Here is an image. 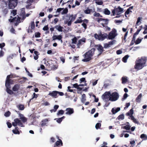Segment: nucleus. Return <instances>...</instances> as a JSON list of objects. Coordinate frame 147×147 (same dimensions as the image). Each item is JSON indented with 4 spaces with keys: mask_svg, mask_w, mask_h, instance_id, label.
<instances>
[{
    "mask_svg": "<svg viewBox=\"0 0 147 147\" xmlns=\"http://www.w3.org/2000/svg\"><path fill=\"white\" fill-rule=\"evenodd\" d=\"M84 82L85 83L86 82V80L85 78H82L80 79V83H81L82 82Z\"/></svg>",
    "mask_w": 147,
    "mask_h": 147,
    "instance_id": "nucleus-51",
    "label": "nucleus"
},
{
    "mask_svg": "<svg viewBox=\"0 0 147 147\" xmlns=\"http://www.w3.org/2000/svg\"><path fill=\"white\" fill-rule=\"evenodd\" d=\"M20 119L24 123H25L27 121V118L24 117H21V118H20Z\"/></svg>",
    "mask_w": 147,
    "mask_h": 147,
    "instance_id": "nucleus-49",
    "label": "nucleus"
},
{
    "mask_svg": "<svg viewBox=\"0 0 147 147\" xmlns=\"http://www.w3.org/2000/svg\"><path fill=\"white\" fill-rule=\"evenodd\" d=\"M83 22V20L81 19H77L76 21L74 22V23H80Z\"/></svg>",
    "mask_w": 147,
    "mask_h": 147,
    "instance_id": "nucleus-52",
    "label": "nucleus"
},
{
    "mask_svg": "<svg viewBox=\"0 0 147 147\" xmlns=\"http://www.w3.org/2000/svg\"><path fill=\"white\" fill-rule=\"evenodd\" d=\"M133 6L130 7L128 8L126 11L125 13V15L126 17H127V15L129 14L130 12L132 13V11L131 10L133 9Z\"/></svg>",
    "mask_w": 147,
    "mask_h": 147,
    "instance_id": "nucleus-20",
    "label": "nucleus"
},
{
    "mask_svg": "<svg viewBox=\"0 0 147 147\" xmlns=\"http://www.w3.org/2000/svg\"><path fill=\"white\" fill-rule=\"evenodd\" d=\"M120 107H117L116 109H114V108L112 109L111 112L113 114H115L118 112L120 111Z\"/></svg>",
    "mask_w": 147,
    "mask_h": 147,
    "instance_id": "nucleus-23",
    "label": "nucleus"
},
{
    "mask_svg": "<svg viewBox=\"0 0 147 147\" xmlns=\"http://www.w3.org/2000/svg\"><path fill=\"white\" fill-rule=\"evenodd\" d=\"M54 28L57 29L58 31L62 32L63 31V28L60 25H57L55 26Z\"/></svg>",
    "mask_w": 147,
    "mask_h": 147,
    "instance_id": "nucleus-22",
    "label": "nucleus"
},
{
    "mask_svg": "<svg viewBox=\"0 0 147 147\" xmlns=\"http://www.w3.org/2000/svg\"><path fill=\"white\" fill-rule=\"evenodd\" d=\"M7 124L8 128H10L12 127V124L11 123L9 122H7Z\"/></svg>",
    "mask_w": 147,
    "mask_h": 147,
    "instance_id": "nucleus-59",
    "label": "nucleus"
},
{
    "mask_svg": "<svg viewBox=\"0 0 147 147\" xmlns=\"http://www.w3.org/2000/svg\"><path fill=\"white\" fill-rule=\"evenodd\" d=\"M85 42L86 39L84 38L80 39L79 40L78 43L77 44L78 48H80V45L83 44V42Z\"/></svg>",
    "mask_w": 147,
    "mask_h": 147,
    "instance_id": "nucleus-15",
    "label": "nucleus"
},
{
    "mask_svg": "<svg viewBox=\"0 0 147 147\" xmlns=\"http://www.w3.org/2000/svg\"><path fill=\"white\" fill-rule=\"evenodd\" d=\"M108 36L107 34L104 33L102 34L101 32L98 35L96 33L94 34V38L96 39H98L99 40H103L107 38Z\"/></svg>",
    "mask_w": 147,
    "mask_h": 147,
    "instance_id": "nucleus-4",
    "label": "nucleus"
},
{
    "mask_svg": "<svg viewBox=\"0 0 147 147\" xmlns=\"http://www.w3.org/2000/svg\"><path fill=\"white\" fill-rule=\"evenodd\" d=\"M146 61L144 59H141L136 61L134 68L138 70L142 69L145 66Z\"/></svg>",
    "mask_w": 147,
    "mask_h": 147,
    "instance_id": "nucleus-2",
    "label": "nucleus"
},
{
    "mask_svg": "<svg viewBox=\"0 0 147 147\" xmlns=\"http://www.w3.org/2000/svg\"><path fill=\"white\" fill-rule=\"evenodd\" d=\"M117 35L116 30L115 29H113L112 30L109 34L108 38L109 39H114Z\"/></svg>",
    "mask_w": 147,
    "mask_h": 147,
    "instance_id": "nucleus-7",
    "label": "nucleus"
},
{
    "mask_svg": "<svg viewBox=\"0 0 147 147\" xmlns=\"http://www.w3.org/2000/svg\"><path fill=\"white\" fill-rule=\"evenodd\" d=\"M127 81V79L125 77H123L122 78V83L123 84H124L126 83Z\"/></svg>",
    "mask_w": 147,
    "mask_h": 147,
    "instance_id": "nucleus-44",
    "label": "nucleus"
},
{
    "mask_svg": "<svg viewBox=\"0 0 147 147\" xmlns=\"http://www.w3.org/2000/svg\"><path fill=\"white\" fill-rule=\"evenodd\" d=\"M48 29L49 27L48 25L45 26L43 28V30L44 31L47 30Z\"/></svg>",
    "mask_w": 147,
    "mask_h": 147,
    "instance_id": "nucleus-63",
    "label": "nucleus"
},
{
    "mask_svg": "<svg viewBox=\"0 0 147 147\" xmlns=\"http://www.w3.org/2000/svg\"><path fill=\"white\" fill-rule=\"evenodd\" d=\"M62 36L61 35H59L57 36L56 35H53L52 37L53 40H55L56 39L58 40H61L62 41Z\"/></svg>",
    "mask_w": 147,
    "mask_h": 147,
    "instance_id": "nucleus-18",
    "label": "nucleus"
},
{
    "mask_svg": "<svg viewBox=\"0 0 147 147\" xmlns=\"http://www.w3.org/2000/svg\"><path fill=\"white\" fill-rule=\"evenodd\" d=\"M131 119L134 123L137 124H138L139 123V121L136 119H135L133 116H132V117L131 118Z\"/></svg>",
    "mask_w": 147,
    "mask_h": 147,
    "instance_id": "nucleus-30",
    "label": "nucleus"
},
{
    "mask_svg": "<svg viewBox=\"0 0 147 147\" xmlns=\"http://www.w3.org/2000/svg\"><path fill=\"white\" fill-rule=\"evenodd\" d=\"M63 145V142L61 140L59 139V140L57 141L54 144V147H60L62 146Z\"/></svg>",
    "mask_w": 147,
    "mask_h": 147,
    "instance_id": "nucleus-13",
    "label": "nucleus"
},
{
    "mask_svg": "<svg viewBox=\"0 0 147 147\" xmlns=\"http://www.w3.org/2000/svg\"><path fill=\"white\" fill-rule=\"evenodd\" d=\"M18 107L19 110H23L24 109V105H18Z\"/></svg>",
    "mask_w": 147,
    "mask_h": 147,
    "instance_id": "nucleus-40",
    "label": "nucleus"
},
{
    "mask_svg": "<svg viewBox=\"0 0 147 147\" xmlns=\"http://www.w3.org/2000/svg\"><path fill=\"white\" fill-rule=\"evenodd\" d=\"M118 119V120H123L124 119V115L123 114H122L119 115L117 117Z\"/></svg>",
    "mask_w": 147,
    "mask_h": 147,
    "instance_id": "nucleus-34",
    "label": "nucleus"
},
{
    "mask_svg": "<svg viewBox=\"0 0 147 147\" xmlns=\"http://www.w3.org/2000/svg\"><path fill=\"white\" fill-rule=\"evenodd\" d=\"M72 22L71 21V20H70L69 21H67L65 22V23L67 24V25L68 26H70L71 25V23Z\"/></svg>",
    "mask_w": 147,
    "mask_h": 147,
    "instance_id": "nucleus-57",
    "label": "nucleus"
},
{
    "mask_svg": "<svg viewBox=\"0 0 147 147\" xmlns=\"http://www.w3.org/2000/svg\"><path fill=\"white\" fill-rule=\"evenodd\" d=\"M123 9L121 7L119 6L117 8H115L114 9L112 10V12L113 13V16H115V13H121L123 11Z\"/></svg>",
    "mask_w": 147,
    "mask_h": 147,
    "instance_id": "nucleus-8",
    "label": "nucleus"
},
{
    "mask_svg": "<svg viewBox=\"0 0 147 147\" xmlns=\"http://www.w3.org/2000/svg\"><path fill=\"white\" fill-rule=\"evenodd\" d=\"M140 138L143 140H147V136L144 134H142L140 135Z\"/></svg>",
    "mask_w": 147,
    "mask_h": 147,
    "instance_id": "nucleus-29",
    "label": "nucleus"
},
{
    "mask_svg": "<svg viewBox=\"0 0 147 147\" xmlns=\"http://www.w3.org/2000/svg\"><path fill=\"white\" fill-rule=\"evenodd\" d=\"M35 2V0H28L26 1V3L27 4L26 6V8L27 9L31 8L30 6L32 5V3H34Z\"/></svg>",
    "mask_w": 147,
    "mask_h": 147,
    "instance_id": "nucleus-12",
    "label": "nucleus"
},
{
    "mask_svg": "<svg viewBox=\"0 0 147 147\" xmlns=\"http://www.w3.org/2000/svg\"><path fill=\"white\" fill-rule=\"evenodd\" d=\"M49 95L53 97L56 98L57 97V91H53L51 92H50L49 94Z\"/></svg>",
    "mask_w": 147,
    "mask_h": 147,
    "instance_id": "nucleus-19",
    "label": "nucleus"
},
{
    "mask_svg": "<svg viewBox=\"0 0 147 147\" xmlns=\"http://www.w3.org/2000/svg\"><path fill=\"white\" fill-rule=\"evenodd\" d=\"M59 107V106L57 105H55L54 107V109L50 110L51 113L55 112L57 110Z\"/></svg>",
    "mask_w": 147,
    "mask_h": 147,
    "instance_id": "nucleus-27",
    "label": "nucleus"
},
{
    "mask_svg": "<svg viewBox=\"0 0 147 147\" xmlns=\"http://www.w3.org/2000/svg\"><path fill=\"white\" fill-rule=\"evenodd\" d=\"M92 11V9H89L88 8L87 9L84 11V12L86 14H89L90 13V12Z\"/></svg>",
    "mask_w": 147,
    "mask_h": 147,
    "instance_id": "nucleus-31",
    "label": "nucleus"
},
{
    "mask_svg": "<svg viewBox=\"0 0 147 147\" xmlns=\"http://www.w3.org/2000/svg\"><path fill=\"white\" fill-rule=\"evenodd\" d=\"M10 31L11 32L15 34V29L13 28V27H12L11 28V29L10 30Z\"/></svg>",
    "mask_w": 147,
    "mask_h": 147,
    "instance_id": "nucleus-64",
    "label": "nucleus"
},
{
    "mask_svg": "<svg viewBox=\"0 0 147 147\" xmlns=\"http://www.w3.org/2000/svg\"><path fill=\"white\" fill-rule=\"evenodd\" d=\"M104 13L106 15H109L110 14V11L107 8H106L104 9Z\"/></svg>",
    "mask_w": 147,
    "mask_h": 147,
    "instance_id": "nucleus-36",
    "label": "nucleus"
},
{
    "mask_svg": "<svg viewBox=\"0 0 147 147\" xmlns=\"http://www.w3.org/2000/svg\"><path fill=\"white\" fill-rule=\"evenodd\" d=\"M64 113V111L62 110H60L58 111V112L57 113V115L58 116H59L60 115H62Z\"/></svg>",
    "mask_w": 147,
    "mask_h": 147,
    "instance_id": "nucleus-38",
    "label": "nucleus"
},
{
    "mask_svg": "<svg viewBox=\"0 0 147 147\" xmlns=\"http://www.w3.org/2000/svg\"><path fill=\"white\" fill-rule=\"evenodd\" d=\"M20 88V85L19 84H17L14 85L12 88V90L14 92L18 91Z\"/></svg>",
    "mask_w": 147,
    "mask_h": 147,
    "instance_id": "nucleus-17",
    "label": "nucleus"
},
{
    "mask_svg": "<svg viewBox=\"0 0 147 147\" xmlns=\"http://www.w3.org/2000/svg\"><path fill=\"white\" fill-rule=\"evenodd\" d=\"M8 7L9 9H14L17 5L18 0H8Z\"/></svg>",
    "mask_w": 147,
    "mask_h": 147,
    "instance_id": "nucleus-5",
    "label": "nucleus"
},
{
    "mask_svg": "<svg viewBox=\"0 0 147 147\" xmlns=\"http://www.w3.org/2000/svg\"><path fill=\"white\" fill-rule=\"evenodd\" d=\"M18 129L19 128L18 127H16L15 128V129L12 130V131L13 134H20V132L18 131Z\"/></svg>",
    "mask_w": 147,
    "mask_h": 147,
    "instance_id": "nucleus-25",
    "label": "nucleus"
},
{
    "mask_svg": "<svg viewBox=\"0 0 147 147\" xmlns=\"http://www.w3.org/2000/svg\"><path fill=\"white\" fill-rule=\"evenodd\" d=\"M48 121V120L47 119H45L44 120H43L42 121V123H41V125L42 126H45L46 124V122Z\"/></svg>",
    "mask_w": 147,
    "mask_h": 147,
    "instance_id": "nucleus-33",
    "label": "nucleus"
},
{
    "mask_svg": "<svg viewBox=\"0 0 147 147\" xmlns=\"http://www.w3.org/2000/svg\"><path fill=\"white\" fill-rule=\"evenodd\" d=\"M77 39L76 37H74L72 39V44H76L77 42Z\"/></svg>",
    "mask_w": 147,
    "mask_h": 147,
    "instance_id": "nucleus-46",
    "label": "nucleus"
},
{
    "mask_svg": "<svg viewBox=\"0 0 147 147\" xmlns=\"http://www.w3.org/2000/svg\"><path fill=\"white\" fill-rule=\"evenodd\" d=\"M95 51V49L93 48L90 50L86 52L83 55L84 59H83L82 61L83 62H87L89 61L90 60H92V57L94 54Z\"/></svg>",
    "mask_w": 147,
    "mask_h": 147,
    "instance_id": "nucleus-1",
    "label": "nucleus"
},
{
    "mask_svg": "<svg viewBox=\"0 0 147 147\" xmlns=\"http://www.w3.org/2000/svg\"><path fill=\"white\" fill-rule=\"evenodd\" d=\"M4 54V52L2 50V49H1V50L0 51V57H2L3 56Z\"/></svg>",
    "mask_w": 147,
    "mask_h": 147,
    "instance_id": "nucleus-55",
    "label": "nucleus"
},
{
    "mask_svg": "<svg viewBox=\"0 0 147 147\" xmlns=\"http://www.w3.org/2000/svg\"><path fill=\"white\" fill-rule=\"evenodd\" d=\"M128 96V94H127L125 93L124 94L123 96V98H122V100H123L125 99Z\"/></svg>",
    "mask_w": 147,
    "mask_h": 147,
    "instance_id": "nucleus-56",
    "label": "nucleus"
},
{
    "mask_svg": "<svg viewBox=\"0 0 147 147\" xmlns=\"http://www.w3.org/2000/svg\"><path fill=\"white\" fill-rule=\"evenodd\" d=\"M9 84V85H6L5 83V86L6 88V91L8 93L10 94H12L13 93V91L10 89L11 88L10 84Z\"/></svg>",
    "mask_w": 147,
    "mask_h": 147,
    "instance_id": "nucleus-11",
    "label": "nucleus"
},
{
    "mask_svg": "<svg viewBox=\"0 0 147 147\" xmlns=\"http://www.w3.org/2000/svg\"><path fill=\"white\" fill-rule=\"evenodd\" d=\"M142 19V18H141L140 17H138L137 19V22H136V26H138L141 23V22H140V21ZM136 28H137V27H136Z\"/></svg>",
    "mask_w": 147,
    "mask_h": 147,
    "instance_id": "nucleus-28",
    "label": "nucleus"
},
{
    "mask_svg": "<svg viewBox=\"0 0 147 147\" xmlns=\"http://www.w3.org/2000/svg\"><path fill=\"white\" fill-rule=\"evenodd\" d=\"M13 77H14L13 76V75L12 74L8 75L5 81L6 84L9 85V84H13V81L11 80L10 78Z\"/></svg>",
    "mask_w": 147,
    "mask_h": 147,
    "instance_id": "nucleus-10",
    "label": "nucleus"
},
{
    "mask_svg": "<svg viewBox=\"0 0 147 147\" xmlns=\"http://www.w3.org/2000/svg\"><path fill=\"white\" fill-rule=\"evenodd\" d=\"M142 39H140L139 38H138L137 40L135 42V43L136 45L140 43L141 42Z\"/></svg>",
    "mask_w": 147,
    "mask_h": 147,
    "instance_id": "nucleus-45",
    "label": "nucleus"
},
{
    "mask_svg": "<svg viewBox=\"0 0 147 147\" xmlns=\"http://www.w3.org/2000/svg\"><path fill=\"white\" fill-rule=\"evenodd\" d=\"M35 24L34 22H32L31 23V28L32 29H34L35 28Z\"/></svg>",
    "mask_w": 147,
    "mask_h": 147,
    "instance_id": "nucleus-47",
    "label": "nucleus"
},
{
    "mask_svg": "<svg viewBox=\"0 0 147 147\" xmlns=\"http://www.w3.org/2000/svg\"><path fill=\"white\" fill-rule=\"evenodd\" d=\"M65 117L64 116H63L61 118L58 119L57 120V122L59 123H60L65 118Z\"/></svg>",
    "mask_w": 147,
    "mask_h": 147,
    "instance_id": "nucleus-35",
    "label": "nucleus"
},
{
    "mask_svg": "<svg viewBox=\"0 0 147 147\" xmlns=\"http://www.w3.org/2000/svg\"><path fill=\"white\" fill-rule=\"evenodd\" d=\"M129 57V56L128 55H125L124 57H123L122 59V61L124 63H125L127 62V60L128 58Z\"/></svg>",
    "mask_w": 147,
    "mask_h": 147,
    "instance_id": "nucleus-32",
    "label": "nucleus"
},
{
    "mask_svg": "<svg viewBox=\"0 0 147 147\" xmlns=\"http://www.w3.org/2000/svg\"><path fill=\"white\" fill-rule=\"evenodd\" d=\"M94 16L95 17H102V16L99 13L95 12L94 14Z\"/></svg>",
    "mask_w": 147,
    "mask_h": 147,
    "instance_id": "nucleus-39",
    "label": "nucleus"
},
{
    "mask_svg": "<svg viewBox=\"0 0 147 147\" xmlns=\"http://www.w3.org/2000/svg\"><path fill=\"white\" fill-rule=\"evenodd\" d=\"M134 113V110L133 109H130L129 111L125 114V115L127 116H129L130 118L132 117V116H133L132 115Z\"/></svg>",
    "mask_w": 147,
    "mask_h": 147,
    "instance_id": "nucleus-21",
    "label": "nucleus"
},
{
    "mask_svg": "<svg viewBox=\"0 0 147 147\" xmlns=\"http://www.w3.org/2000/svg\"><path fill=\"white\" fill-rule=\"evenodd\" d=\"M101 126V124L100 123H97L95 125V128L96 129H100Z\"/></svg>",
    "mask_w": 147,
    "mask_h": 147,
    "instance_id": "nucleus-41",
    "label": "nucleus"
},
{
    "mask_svg": "<svg viewBox=\"0 0 147 147\" xmlns=\"http://www.w3.org/2000/svg\"><path fill=\"white\" fill-rule=\"evenodd\" d=\"M14 121L12 122V125L14 127H16L17 125L23 126V123L18 118L15 119L14 120Z\"/></svg>",
    "mask_w": 147,
    "mask_h": 147,
    "instance_id": "nucleus-9",
    "label": "nucleus"
},
{
    "mask_svg": "<svg viewBox=\"0 0 147 147\" xmlns=\"http://www.w3.org/2000/svg\"><path fill=\"white\" fill-rule=\"evenodd\" d=\"M10 112L8 111L5 113L4 115L6 117H8L10 115Z\"/></svg>",
    "mask_w": 147,
    "mask_h": 147,
    "instance_id": "nucleus-48",
    "label": "nucleus"
},
{
    "mask_svg": "<svg viewBox=\"0 0 147 147\" xmlns=\"http://www.w3.org/2000/svg\"><path fill=\"white\" fill-rule=\"evenodd\" d=\"M95 3L96 4L99 5H102L103 3V2L102 1H96Z\"/></svg>",
    "mask_w": 147,
    "mask_h": 147,
    "instance_id": "nucleus-61",
    "label": "nucleus"
},
{
    "mask_svg": "<svg viewBox=\"0 0 147 147\" xmlns=\"http://www.w3.org/2000/svg\"><path fill=\"white\" fill-rule=\"evenodd\" d=\"M131 126L129 125H127L123 127V129H124L125 130H130V129Z\"/></svg>",
    "mask_w": 147,
    "mask_h": 147,
    "instance_id": "nucleus-37",
    "label": "nucleus"
},
{
    "mask_svg": "<svg viewBox=\"0 0 147 147\" xmlns=\"http://www.w3.org/2000/svg\"><path fill=\"white\" fill-rule=\"evenodd\" d=\"M142 97V94L141 93L140 94L136 99V102H140L141 100Z\"/></svg>",
    "mask_w": 147,
    "mask_h": 147,
    "instance_id": "nucleus-26",
    "label": "nucleus"
},
{
    "mask_svg": "<svg viewBox=\"0 0 147 147\" xmlns=\"http://www.w3.org/2000/svg\"><path fill=\"white\" fill-rule=\"evenodd\" d=\"M68 12V9L67 8L63 9V11L61 12V14H67Z\"/></svg>",
    "mask_w": 147,
    "mask_h": 147,
    "instance_id": "nucleus-43",
    "label": "nucleus"
},
{
    "mask_svg": "<svg viewBox=\"0 0 147 147\" xmlns=\"http://www.w3.org/2000/svg\"><path fill=\"white\" fill-rule=\"evenodd\" d=\"M98 49L101 52H102L103 51V48L101 45L99 46Z\"/></svg>",
    "mask_w": 147,
    "mask_h": 147,
    "instance_id": "nucleus-53",
    "label": "nucleus"
},
{
    "mask_svg": "<svg viewBox=\"0 0 147 147\" xmlns=\"http://www.w3.org/2000/svg\"><path fill=\"white\" fill-rule=\"evenodd\" d=\"M77 17L76 15H74L71 14L69 16V20H70L72 21V22L74 21L76 19Z\"/></svg>",
    "mask_w": 147,
    "mask_h": 147,
    "instance_id": "nucleus-24",
    "label": "nucleus"
},
{
    "mask_svg": "<svg viewBox=\"0 0 147 147\" xmlns=\"http://www.w3.org/2000/svg\"><path fill=\"white\" fill-rule=\"evenodd\" d=\"M66 112L65 114L67 115H71L74 113V111L73 109L71 108H68L66 109Z\"/></svg>",
    "mask_w": 147,
    "mask_h": 147,
    "instance_id": "nucleus-14",
    "label": "nucleus"
},
{
    "mask_svg": "<svg viewBox=\"0 0 147 147\" xmlns=\"http://www.w3.org/2000/svg\"><path fill=\"white\" fill-rule=\"evenodd\" d=\"M119 95L118 93L116 92L110 93V96L109 100L112 101H115L117 100L119 98Z\"/></svg>",
    "mask_w": 147,
    "mask_h": 147,
    "instance_id": "nucleus-6",
    "label": "nucleus"
},
{
    "mask_svg": "<svg viewBox=\"0 0 147 147\" xmlns=\"http://www.w3.org/2000/svg\"><path fill=\"white\" fill-rule=\"evenodd\" d=\"M41 34L39 32L35 33V36L36 38L40 37V36Z\"/></svg>",
    "mask_w": 147,
    "mask_h": 147,
    "instance_id": "nucleus-50",
    "label": "nucleus"
},
{
    "mask_svg": "<svg viewBox=\"0 0 147 147\" xmlns=\"http://www.w3.org/2000/svg\"><path fill=\"white\" fill-rule=\"evenodd\" d=\"M98 23H100L101 21H103L105 23H101L100 24L103 27H105V30L110 31L111 28L110 27H108L107 25H108L109 23V20L107 19H105L104 18H96V19Z\"/></svg>",
    "mask_w": 147,
    "mask_h": 147,
    "instance_id": "nucleus-3",
    "label": "nucleus"
},
{
    "mask_svg": "<svg viewBox=\"0 0 147 147\" xmlns=\"http://www.w3.org/2000/svg\"><path fill=\"white\" fill-rule=\"evenodd\" d=\"M144 30L143 32V34H147V25L145 26L144 28Z\"/></svg>",
    "mask_w": 147,
    "mask_h": 147,
    "instance_id": "nucleus-54",
    "label": "nucleus"
},
{
    "mask_svg": "<svg viewBox=\"0 0 147 147\" xmlns=\"http://www.w3.org/2000/svg\"><path fill=\"white\" fill-rule=\"evenodd\" d=\"M86 95L85 94H83L82 95V98L81 100V101L83 103H84L85 102L86 100Z\"/></svg>",
    "mask_w": 147,
    "mask_h": 147,
    "instance_id": "nucleus-42",
    "label": "nucleus"
},
{
    "mask_svg": "<svg viewBox=\"0 0 147 147\" xmlns=\"http://www.w3.org/2000/svg\"><path fill=\"white\" fill-rule=\"evenodd\" d=\"M110 96V92H106L102 95V96L103 97V98L105 99H109Z\"/></svg>",
    "mask_w": 147,
    "mask_h": 147,
    "instance_id": "nucleus-16",
    "label": "nucleus"
},
{
    "mask_svg": "<svg viewBox=\"0 0 147 147\" xmlns=\"http://www.w3.org/2000/svg\"><path fill=\"white\" fill-rule=\"evenodd\" d=\"M5 45V43L3 42L2 43H0V48L2 49L3 47Z\"/></svg>",
    "mask_w": 147,
    "mask_h": 147,
    "instance_id": "nucleus-60",
    "label": "nucleus"
},
{
    "mask_svg": "<svg viewBox=\"0 0 147 147\" xmlns=\"http://www.w3.org/2000/svg\"><path fill=\"white\" fill-rule=\"evenodd\" d=\"M130 103L129 102L125 104V107L124 108V109H125L128 108V107L130 106Z\"/></svg>",
    "mask_w": 147,
    "mask_h": 147,
    "instance_id": "nucleus-58",
    "label": "nucleus"
},
{
    "mask_svg": "<svg viewBox=\"0 0 147 147\" xmlns=\"http://www.w3.org/2000/svg\"><path fill=\"white\" fill-rule=\"evenodd\" d=\"M14 16L16 15L17 14V11L16 10H13L11 12Z\"/></svg>",
    "mask_w": 147,
    "mask_h": 147,
    "instance_id": "nucleus-62",
    "label": "nucleus"
}]
</instances>
